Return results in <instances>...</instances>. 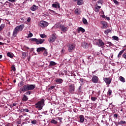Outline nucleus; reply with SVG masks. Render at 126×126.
Masks as SVG:
<instances>
[{"label": "nucleus", "mask_w": 126, "mask_h": 126, "mask_svg": "<svg viewBox=\"0 0 126 126\" xmlns=\"http://www.w3.org/2000/svg\"><path fill=\"white\" fill-rule=\"evenodd\" d=\"M54 88H55V86H51L50 87L49 89L50 90H53V89H54Z\"/></svg>", "instance_id": "nucleus-55"}, {"label": "nucleus", "mask_w": 126, "mask_h": 126, "mask_svg": "<svg viewBox=\"0 0 126 126\" xmlns=\"http://www.w3.org/2000/svg\"><path fill=\"white\" fill-rule=\"evenodd\" d=\"M114 118H116V119H118V114H114Z\"/></svg>", "instance_id": "nucleus-60"}, {"label": "nucleus", "mask_w": 126, "mask_h": 126, "mask_svg": "<svg viewBox=\"0 0 126 126\" xmlns=\"http://www.w3.org/2000/svg\"><path fill=\"white\" fill-rule=\"evenodd\" d=\"M113 1L116 5H119V2L117 0H113Z\"/></svg>", "instance_id": "nucleus-47"}, {"label": "nucleus", "mask_w": 126, "mask_h": 126, "mask_svg": "<svg viewBox=\"0 0 126 126\" xmlns=\"http://www.w3.org/2000/svg\"><path fill=\"white\" fill-rule=\"evenodd\" d=\"M96 7H97V9H100V8H101V6H97Z\"/></svg>", "instance_id": "nucleus-63"}, {"label": "nucleus", "mask_w": 126, "mask_h": 126, "mask_svg": "<svg viewBox=\"0 0 126 126\" xmlns=\"http://www.w3.org/2000/svg\"><path fill=\"white\" fill-rule=\"evenodd\" d=\"M60 29L61 31H62V32H63L64 33H65V32H66V31H67V30H68V29H67V27H65L63 25L61 26V28H60Z\"/></svg>", "instance_id": "nucleus-11"}, {"label": "nucleus", "mask_w": 126, "mask_h": 126, "mask_svg": "<svg viewBox=\"0 0 126 126\" xmlns=\"http://www.w3.org/2000/svg\"><path fill=\"white\" fill-rule=\"evenodd\" d=\"M107 44H108V46H111V47H113V46H114V44L111 42L107 41Z\"/></svg>", "instance_id": "nucleus-45"}, {"label": "nucleus", "mask_w": 126, "mask_h": 126, "mask_svg": "<svg viewBox=\"0 0 126 126\" xmlns=\"http://www.w3.org/2000/svg\"><path fill=\"white\" fill-rule=\"evenodd\" d=\"M45 42V39H37V45H39V44H43Z\"/></svg>", "instance_id": "nucleus-21"}, {"label": "nucleus", "mask_w": 126, "mask_h": 126, "mask_svg": "<svg viewBox=\"0 0 126 126\" xmlns=\"http://www.w3.org/2000/svg\"><path fill=\"white\" fill-rule=\"evenodd\" d=\"M110 32H111V30L107 29V30H106L104 32V34H105L106 35H108L109 33H110Z\"/></svg>", "instance_id": "nucleus-31"}, {"label": "nucleus", "mask_w": 126, "mask_h": 126, "mask_svg": "<svg viewBox=\"0 0 126 126\" xmlns=\"http://www.w3.org/2000/svg\"><path fill=\"white\" fill-rule=\"evenodd\" d=\"M43 56L44 57H47L48 56V51L46 50V48H45V50L43 51Z\"/></svg>", "instance_id": "nucleus-29"}, {"label": "nucleus", "mask_w": 126, "mask_h": 126, "mask_svg": "<svg viewBox=\"0 0 126 126\" xmlns=\"http://www.w3.org/2000/svg\"><path fill=\"white\" fill-rule=\"evenodd\" d=\"M75 85L74 84H71L69 86L68 91L71 94H74V91H75Z\"/></svg>", "instance_id": "nucleus-4"}, {"label": "nucleus", "mask_w": 126, "mask_h": 126, "mask_svg": "<svg viewBox=\"0 0 126 126\" xmlns=\"http://www.w3.org/2000/svg\"><path fill=\"white\" fill-rule=\"evenodd\" d=\"M55 82L58 84H62L63 82V80L62 79H57L55 80Z\"/></svg>", "instance_id": "nucleus-15"}, {"label": "nucleus", "mask_w": 126, "mask_h": 126, "mask_svg": "<svg viewBox=\"0 0 126 126\" xmlns=\"http://www.w3.org/2000/svg\"><path fill=\"white\" fill-rule=\"evenodd\" d=\"M57 39V36L54 34H53L51 37L48 39L49 43H54Z\"/></svg>", "instance_id": "nucleus-6"}, {"label": "nucleus", "mask_w": 126, "mask_h": 126, "mask_svg": "<svg viewBox=\"0 0 126 126\" xmlns=\"http://www.w3.org/2000/svg\"><path fill=\"white\" fill-rule=\"evenodd\" d=\"M4 27H5L4 24H1L0 26V31H1V30H2V29H3V28H4Z\"/></svg>", "instance_id": "nucleus-40"}, {"label": "nucleus", "mask_w": 126, "mask_h": 126, "mask_svg": "<svg viewBox=\"0 0 126 126\" xmlns=\"http://www.w3.org/2000/svg\"><path fill=\"white\" fill-rule=\"evenodd\" d=\"M48 11H49L50 14H56V12L53 10L49 9Z\"/></svg>", "instance_id": "nucleus-33"}, {"label": "nucleus", "mask_w": 126, "mask_h": 126, "mask_svg": "<svg viewBox=\"0 0 126 126\" xmlns=\"http://www.w3.org/2000/svg\"><path fill=\"white\" fill-rule=\"evenodd\" d=\"M51 124H54V125H57L58 124V121L55 120H52L50 121Z\"/></svg>", "instance_id": "nucleus-32"}, {"label": "nucleus", "mask_w": 126, "mask_h": 126, "mask_svg": "<svg viewBox=\"0 0 126 126\" xmlns=\"http://www.w3.org/2000/svg\"><path fill=\"white\" fill-rule=\"evenodd\" d=\"M52 7L54 8H60V3H53L52 4Z\"/></svg>", "instance_id": "nucleus-16"}, {"label": "nucleus", "mask_w": 126, "mask_h": 126, "mask_svg": "<svg viewBox=\"0 0 126 126\" xmlns=\"http://www.w3.org/2000/svg\"><path fill=\"white\" fill-rule=\"evenodd\" d=\"M103 80L105 82L106 85H110L111 82H112V80L110 79V78H104Z\"/></svg>", "instance_id": "nucleus-8"}, {"label": "nucleus", "mask_w": 126, "mask_h": 126, "mask_svg": "<svg viewBox=\"0 0 126 126\" xmlns=\"http://www.w3.org/2000/svg\"><path fill=\"white\" fill-rule=\"evenodd\" d=\"M7 88H8V89H11V86H10V85L8 86L7 87Z\"/></svg>", "instance_id": "nucleus-64"}, {"label": "nucleus", "mask_w": 126, "mask_h": 126, "mask_svg": "<svg viewBox=\"0 0 126 126\" xmlns=\"http://www.w3.org/2000/svg\"><path fill=\"white\" fill-rule=\"evenodd\" d=\"M24 28V25H21L17 26L13 31L12 34L13 37H16V36H17V34H18V32H19V31H22Z\"/></svg>", "instance_id": "nucleus-2"}, {"label": "nucleus", "mask_w": 126, "mask_h": 126, "mask_svg": "<svg viewBox=\"0 0 126 126\" xmlns=\"http://www.w3.org/2000/svg\"><path fill=\"white\" fill-rule=\"evenodd\" d=\"M45 47H39L37 48L36 51L37 53H40V52H44L45 51Z\"/></svg>", "instance_id": "nucleus-20"}, {"label": "nucleus", "mask_w": 126, "mask_h": 126, "mask_svg": "<svg viewBox=\"0 0 126 126\" xmlns=\"http://www.w3.org/2000/svg\"><path fill=\"white\" fill-rule=\"evenodd\" d=\"M31 40L32 42H35L36 43V44L38 41V39H37V38H31Z\"/></svg>", "instance_id": "nucleus-41"}, {"label": "nucleus", "mask_w": 126, "mask_h": 126, "mask_svg": "<svg viewBox=\"0 0 126 126\" xmlns=\"http://www.w3.org/2000/svg\"><path fill=\"white\" fill-rule=\"evenodd\" d=\"M82 47H83L84 49H87L88 48V47H89V45H88V43L86 42H83L82 43Z\"/></svg>", "instance_id": "nucleus-19"}, {"label": "nucleus", "mask_w": 126, "mask_h": 126, "mask_svg": "<svg viewBox=\"0 0 126 126\" xmlns=\"http://www.w3.org/2000/svg\"><path fill=\"white\" fill-rule=\"evenodd\" d=\"M57 65V63L53 61H51L49 63V66H55Z\"/></svg>", "instance_id": "nucleus-23"}, {"label": "nucleus", "mask_w": 126, "mask_h": 126, "mask_svg": "<svg viewBox=\"0 0 126 126\" xmlns=\"http://www.w3.org/2000/svg\"><path fill=\"white\" fill-rule=\"evenodd\" d=\"M33 36V34L32 33H30L29 34H28V37L29 38H31V37H32Z\"/></svg>", "instance_id": "nucleus-49"}, {"label": "nucleus", "mask_w": 126, "mask_h": 126, "mask_svg": "<svg viewBox=\"0 0 126 126\" xmlns=\"http://www.w3.org/2000/svg\"><path fill=\"white\" fill-rule=\"evenodd\" d=\"M123 58H124V59H125V60H126V53H124L123 55H122Z\"/></svg>", "instance_id": "nucleus-51"}, {"label": "nucleus", "mask_w": 126, "mask_h": 126, "mask_svg": "<svg viewBox=\"0 0 126 126\" xmlns=\"http://www.w3.org/2000/svg\"><path fill=\"white\" fill-rule=\"evenodd\" d=\"M15 106H16V103H13V105H11L10 106L11 108H13V107H15Z\"/></svg>", "instance_id": "nucleus-53"}, {"label": "nucleus", "mask_w": 126, "mask_h": 126, "mask_svg": "<svg viewBox=\"0 0 126 126\" xmlns=\"http://www.w3.org/2000/svg\"><path fill=\"white\" fill-rule=\"evenodd\" d=\"M40 36L41 37V38H45L46 35L44 34H41L40 35Z\"/></svg>", "instance_id": "nucleus-48"}, {"label": "nucleus", "mask_w": 126, "mask_h": 126, "mask_svg": "<svg viewBox=\"0 0 126 126\" xmlns=\"http://www.w3.org/2000/svg\"><path fill=\"white\" fill-rule=\"evenodd\" d=\"M10 126V124L9 123H7V124H6L5 126Z\"/></svg>", "instance_id": "nucleus-62"}, {"label": "nucleus", "mask_w": 126, "mask_h": 126, "mask_svg": "<svg viewBox=\"0 0 126 126\" xmlns=\"http://www.w3.org/2000/svg\"><path fill=\"white\" fill-rule=\"evenodd\" d=\"M105 18H106L107 20H108V21L110 20V17H109L106 16V17H105Z\"/></svg>", "instance_id": "nucleus-61"}, {"label": "nucleus", "mask_w": 126, "mask_h": 126, "mask_svg": "<svg viewBox=\"0 0 126 126\" xmlns=\"http://www.w3.org/2000/svg\"><path fill=\"white\" fill-rule=\"evenodd\" d=\"M11 68L13 71H15L16 70V68H15V65H12L11 67Z\"/></svg>", "instance_id": "nucleus-39"}, {"label": "nucleus", "mask_w": 126, "mask_h": 126, "mask_svg": "<svg viewBox=\"0 0 126 126\" xmlns=\"http://www.w3.org/2000/svg\"><path fill=\"white\" fill-rule=\"evenodd\" d=\"M22 56H23V58H24V59H25V58H26V57H27V56H28V53L24 52L22 53Z\"/></svg>", "instance_id": "nucleus-36"}, {"label": "nucleus", "mask_w": 126, "mask_h": 126, "mask_svg": "<svg viewBox=\"0 0 126 126\" xmlns=\"http://www.w3.org/2000/svg\"><path fill=\"white\" fill-rule=\"evenodd\" d=\"M83 3V0H77V4L78 5H81Z\"/></svg>", "instance_id": "nucleus-26"}, {"label": "nucleus", "mask_w": 126, "mask_h": 126, "mask_svg": "<svg viewBox=\"0 0 126 126\" xmlns=\"http://www.w3.org/2000/svg\"><path fill=\"white\" fill-rule=\"evenodd\" d=\"M64 52H65V50L64 49H63L62 50H61V53L62 54H64Z\"/></svg>", "instance_id": "nucleus-58"}, {"label": "nucleus", "mask_w": 126, "mask_h": 126, "mask_svg": "<svg viewBox=\"0 0 126 126\" xmlns=\"http://www.w3.org/2000/svg\"><path fill=\"white\" fill-rule=\"evenodd\" d=\"M83 23H84V24H88V22H87V20H86V19L85 18H83Z\"/></svg>", "instance_id": "nucleus-38"}, {"label": "nucleus", "mask_w": 126, "mask_h": 126, "mask_svg": "<svg viewBox=\"0 0 126 126\" xmlns=\"http://www.w3.org/2000/svg\"><path fill=\"white\" fill-rule=\"evenodd\" d=\"M96 44L98 46V47H102V46H104L105 45V43H104V42L102 41L101 39H99L96 42Z\"/></svg>", "instance_id": "nucleus-9"}, {"label": "nucleus", "mask_w": 126, "mask_h": 126, "mask_svg": "<svg viewBox=\"0 0 126 126\" xmlns=\"http://www.w3.org/2000/svg\"><path fill=\"white\" fill-rule=\"evenodd\" d=\"M119 80H120V81H121V82H123L125 83L126 82V79H125V78H124V77L120 76L119 77Z\"/></svg>", "instance_id": "nucleus-25"}, {"label": "nucleus", "mask_w": 126, "mask_h": 126, "mask_svg": "<svg viewBox=\"0 0 126 126\" xmlns=\"http://www.w3.org/2000/svg\"><path fill=\"white\" fill-rule=\"evenodd\" d=\"M23 112H25L26 113H28L29 112V110L28 109H23Z\"/></svg>", "instance_id": "nucleus-50"}, {"label": "nucleus", "mask_w": 126, "mask_h": 126, "mask_svg": "<svg viewBox=\"0 0 126 126\" xmlns=\"http://www.w3.org/2000/svg\"><path fill=\"white\" fill-rule=\"evenodd\" d=\"M98 3H101V4H102L103 3V0H99L97 1Z\"/></svg>", "instance_id": "nucleus-52"}, {"label": "nucleus", "mask_w": 126, "mask_h": 126, "mask_svg": "<svg viewBox=\"0 0 126 126\" xmlns=\"http://www.w3.org/2000/svg\"><path fill=\"white\" fill-rule=\"evenodd\" d=\"M9 1H10V2H15L16 0H8Z\"/></svg>", "instance_id": "nucleus-56"}, {"label": "nucleus", "mask_w": 126, "mask_h": 126, "mask_svg": "<svg viewBox=\"0 0 126 126\" xmlns=\"http://www.w3.org/2000/svg\"><path fill=\"white\" fill-rule=\"evenodd\" d=\"M74 49H75V46L73 44H71L69 45L68 51L70 53H71Z\"/></svg>", "instance_id": "nucleus-10"}, {"label": "nucleus", "mask_w": 126, "mask_h": 126, "mask_svg": "<svg viewBox=\"0 0 126 126\" xmlns=\"http://www.w3.org/2000/svg\"><path fill=\"white\" fill-rule=\"evenodd\" d=\"M35 87H36V85H30L28 84L24 85L20 89L19 92L22 93V92H27L25 93V94L29 96V95H31V93H32L30 90H33L35 89Z\"/></svg>", "instance_id": "nucleus-1"}, {"label": "nucleus", "mask_w": 126, "mask_h": 126, "mask_svg": "<svg viewBox=\"0 0 126 126\" xmlns=\"http://www.w3.org/2000/svg\"><path fill=\"white\" fill-rule=\"evenodd\" d=\"M84 80L83 79V78H80V81L82 83H83Z\"/></svg>", "instance_id": "nucleus-59"}, {"label": "nucleus", "mask_w": 126, "mask_h": 126, "mask_svg": "<svg viewBox=\"0 0 126 126\" xmlns=\"http://www.w3.org/2000/svg\"><path fill=\"white\" fill-rule=\"evenodd\" d=\"M124 52H125V49L121 50L118 55V58H121V56H122L123 54H124Z\"/></svg>", "instance_id": "nucleus-27"}, {"label": "nucleus", "mask_w": 126, "mask_h": 126, "mask_svg": "<svg viewBox=\"0 0 126 126\" xmlns=\"http://www.w3.org/2000/svg\"><path fill=\"white\" fill-rule=\"evenodd\" d=\"M39 25L42 28H45V27H47V26H48V25H49V24L48 23V22H47L46 21H41L40 22Z\"/></svg>", "instance_id": "nucleus-5"}, {"label": "nucleus", "mask_w": 126, "mask_h": 126, "mask_svg": "<svg viewBox=\"0 0 126 126\" xmlns=\"http://www.w3.org/2000/svg\"><path fill=\"white\" fill-rule=\"evenodd\" d=\"M113 40H114V41H119V37L117 36H112Z\"/></svg>", "instance_id": "nucleus-30"}, {"label": "nucleus", "mask_w": 126, "mask_h": 126, "mask_svg": "<svg viewBox=\"0 0 126 126\" xmlns=\"http://www.w3.org/2000/svg\"><path fill=\"white\" fill-rule=\"evenodd\" d=\"M74 12L75 14H79V10L78 8L75 9Z\"/></svg>", "instance_id": "nucleus-42"}, {"label": "nucleus", "mask_w": 126, "mask_h": 126, "mask_svg": "<svg viewBox=\"0 0 126 126\" xmlns=\"http://www.w3.org/2000/svg\"><path fill=\"white\" fill-rule=\"evenodd\" d=\"M37 8H38V7H37L36 5H33L31 7V10H32V11H35L36 10V9H37Z\"/></svg>", "instance_id": "nucleus-22"}, {"label": "nucleus", "mask_w": 126, "mask_h": 126, "mask_svg": "<svg viewBox=\"0 0 126 126\" xmlns=\"http://www.w3.org/2000/svg\"><path fill=\"white\" fill-rule=\"evenodd\" d=\"M95 12H99V9H98V8L95 7L94 9Z\"/></svg>", "instance_id": "nucleus-54"}, {"label": "nucleus", "mask_w": 126, "mask_h": 126, "mask_svg": "<svg viewBox=\"0 0 126 126\" xmlns=\"http://www.w3.org/2000/svg\"><path fill=\"white\" fill-rule=\"evenodd\" d=\"M5 4H6V5H7V4H8L9 7H12L13 6V4L12 3L9 2L7 1L5 2V3L4 4V5H5Z\"/></svg>", "instance_id": "nucleus-24"}, {"label": "nucleus", "mask_w": 126, "mask_h": 126, "mask_svg": "<svg viewBox=\"0 0 126 126\" xmlns=\"http://www.w3.org/2000/svg\"><path fill=\"white\" fill-rule=\"evenodd\" d=\"M126 122L125 121H121L120 122H118V125H126Z\"/></svg>", "instance_id": "nucleus-34"}, {"label": "nucleus", "mask_w": 126, "mask_h": 126, "mask_svg": "<svg viewBox=\"0 0 126 126\" xmlns=\"http://www.w3.org/2000/svg\"><path fill=\"white\" fill-rule=\"evenodd\" d=\"M79 123H84L85 118H84V116L83 115L79 116Z\"/></svg>", "instance_id": "nucleus-12"}, {"label": "nucleus", "mask_w": 126, "mask_h": 126, "mask_svg": "<svg viewBox=\"0 0 126 126\" xmlns=\"http://www.w3.org/2000/svg\"><path fill=\"white\" fill-rule=\"evenodd\" d=\"M78 92L81 93L82 92V85H81L77 89Z\"/></svg>", "instance_id": "nucleus-28"}, {"label": "nucleus", "mask_w": 126, "mask_h": 126, "mask_svg": "<svg viewBox=\"0 0 126 126\" xmlns=\"http://www.w3.org/2000/svg\"><path fill=\"white\" fill-rule=\"evenodd\" d=\"M30 21H31V18L29 17V18H28V19H27V22H30Z\"/></svg>", "instance_id": "nucleus-57"}, {"label": "nucleus", "mask_w": 126, "mask_h": 126, "mask_svg": "<svg viewBox=\"0 0 126 126\" xmlns=\"http://www.w3.org/2000/svg\"><path fill=\"white\" fill-rule=\"evenodd\" d=\"M44 106H45V99H42L40 101H38V102L35 104V107L36 108V109L41 110L43 109Z\"/></svg>", "instance_id": "nucleus-3"}, {"label": "nucleus", "mask_w": 126, "mask_h": 126, "mask_svg": "<svg viewBox=\"0 0 126 126\" xmlns=\"http://www.w3.org/2000/svg\"><path fill=\"white\" fill-rule=\"evenodd\" d=\"M63 25H62L61 24V23H58L57 24H56L54 26H53V28H55V29H57V28H60L62 27V26Z\"/></svg>", "instance_id": "nucleus-14"}, {"label": "nucleus", "mask_w": 126, "mask_h": 126, "mask_svg": "<svg viewBox=\"0 0 126 126\" xmlns=\"http://www.w3.org/2000/svg\"><path fill=\"white\" fill-rule=\"evenodd\" d=\"M22 100L23 102H26V101H28V97L26 95V94H23Z\"/></svg>", "instance_id": "nucleus-18"}, {"label": "nucleus", "mask_w": 126, "mask_h": 126, "mask_svg": "<svg viewBox=\"0 0 126 126\" xmlns=\"http://www.w3.org/2000/svg\"><path fill=\"white\" fill-rule=\"evenodd\" d=\"M112 90H110V89H109V90H108V92H107V94H108L109 96H110V95H112Z\"/></svg>", "instance_id": "nucleus-44"}, {"label": "nucleus", "mask_w": 126, "mask_h": 126, "mask_svg": "<svg viewBox=\"0 0 126 126\" xmlns=\"http://www.w3.org/2000/svg\"><path fill=\"white\" fill-rule=\"evenodd\" d=\"M24 85H23V81H21L20 82V83L18 84V86H20V87H23V86H24Z\"/></svg>", "instance_id": "nucleus-37"}, {"label": "nucleus", "mask_w": 126, "mask_h": 126, "mask_svg": "<svg viewBox=\"0 0 126 126\" xmlns=\"http://www.w3.org/2000/svg\"><path fill=\"white\" fill-rule=\"evenodd\" d=\"M92 81L93 83H98V81H99V78H98V76L96 75H94L92 78Z\"/></svg>", "instance_id": "nucleus-7"}, {"label": "nucleus", "mask_w": 126, "mask_h": 126, "mask_svg": "<svg viewBox=\"0 0 126 126\" xmlns=\"http://www.w3.org/2000/svg\"><path fill=\"white\" fill-rule=\"evenodd\" d=\"M80 32H82V33H84L85 32V30L83 29V28L80 27L77 29V32L80 33Z\"/></svg>", "instance_id": "nucleus-17"}, {"label": "nucleus", "mask_w": 126, "mask_h": 126, "mask_svg": "<svg viewBox=\"0 0 126 126\" xmlns=\"http://www.w3.org/2000/svg\"><path fill=\"white\" fill-rule=\"evenodd\" d=\"M96 99H97V97H94V96L91 97V100L92 101H93V102H95Z\"/></svg>", "instance_id": "nucleus-43"}, {"label": "nucleus", "mask_w": 126, "mask_h": 126, "mask_svg": "<svg viewBox=\"0 0 126 126\" xmlns=\"http://www.w3.org/2000/svg\"><path fill=\"white\" fill-rule=\"evenodd\" d=\"M7 57H9V58H11V59H12V58H13V56L10 52H8L7 53Z\"/></svg>", "instance_id": "nucleus-35"}, {"label": "nucleus", "mask_w": 126, "mask_h": 126, "mask_svg": "<svg viewBox=\"0 0 126 126\" xmlns=\"http://www.w3.org/2000/svg\"><path fill=\"white\" fill-rule=\"evenodd\" d=\"M101 24L104 29H107V28H108V25H107V22L102 21H101Z\"/></svg>", "instance_id": "nucleus-13"}, {"label": "nucleus", "mask_w": 126, "mask_h": 126, "mask_svg": "<svg viewBox=\"0 0 126 126\" xmlns=\"http://www.w3.org/2000/svg\"><path fill=\"white\" fill-rule=\"evenodd\" d=\"M32 125H37V120H34L33 121H32Z\"/></svg>", "instance_id": "nucleus-46"}]
</instances>
